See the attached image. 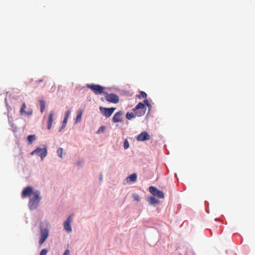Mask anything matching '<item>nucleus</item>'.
Listing matches in <instances>:
<instances>
[{"label":"nucleus","instance_id":"393cba45","mask_svg":"<svg viewBox=\"0 0 255 255\" xmlns=\"http://www.w3.org/2000/svg\"><path fill=\"white\" fill-rule=\"evenodd\" d=\"M48 252V251L47 249H43L40 252L39 255H46L47 253Z\"/></svg>","mask_w":255,"mask_h":255},{"label":"nucleus","instance_id":"ddd939ff","mask_svg":"<svg viewBox=\"0 0 255 255\" xmlns=\"http://www.w3.org/2000/svg\"><path fill=\"white\" fill-rule=\"evenodd\" d=\"M26 108V104L25 103H23L22 104L20 110V113L21 115L25 114L28 116L32 115L33 113V111L31 109H29L27 111H25V109Z\"/></svg>","mask_w":255,"mask_h":255},{"label":"nucleus","instance_id":"39448f33","mask_svg":"<svg viewBox=\"0 0 255 255\" xmlns=\"http://www.w3.org/2000/svg\"><path fill=\"white\" fill-rule=\"evenodd\" d=\"M104 95V99L108 102L116 104L119 101V96L115 94H108L105 92Z\"/></svg>","mask_w":255,"mask_h":255},{"label":"nucleus","instance_id":"7ed1b4c3","mask_svg":"<svg viewBox=\"0 0 255 255\" xmlns=\"http://www.w3.org/2000/svg\"><path fill=\"white\" fill-rule=\"evenodd\" d=\"M146 108L142 103H139L133 109V112L137 117H141L145 114Z\"/></svg>","mask_w":255,"mask_h":255},{"label":"nucleus","instance_id":"f8f14e48","mask_svg":"<svg viewBox=\"0 0 255 255\" xmlns=\"http://www.w3.org/2000/svg\"><path fill=\"white\" fill-rule=\"evenodd\" d=\"M123 113L120 111L116 113L113 117V121L114 123L122 122L123 121Z\"/></svg>","mask_w":255,"mask_h":255},{"label":"nucleus","instance_id":"4468645a","mask_svg":"<svg viewBox=\"0 0 255 255\" xmlns=\"http://www.w3.org/2000/svg\"><path fill=\"white\" fill-rule=\"evenodd\" d=\"M54 116V112L51 111L48 118V122H47V128L48 129H50L52 127V124L53 122V118Z\"/></svg>","mask_w":255,"mask_h":255},{"label":"nucleus","instance_id":"aec40b11","mask_svg":"<svg viewBox=\"0 0 255 255\" xmlns=\"http://www.w3.org/2000/svg\"><path fill=\"white\" fill-rule=\"evenodd\" d=\"M136 115L134 113H128L127 114H126V118L128 119V120H130L132 118H134L136 117Z\"/></svg>","mask_w":255,"mask_h":255},{"label":"nucleus","instance_id":"9d476101","mask_svg":"<svg viewBox=\"0 0 255 255\" xmlns=\"http://www.w3.org/2000/svg\"><path fill=\"white\" fill-rule=\"evenodd\" d=\"M73 214H71L67 220L64 222V229L68 233H70L72 231V228L71 226V223L72 220Z\"/></svg>","mask_w":255,"mask_h":255},{"label":"nucleus","instance_id":"0eeeda50","mask_svg":"<svg viewBox=\"0 0 255 255\" xmlns=\"http://www.w3.org/2000/svg\"><path fill=\"white\" fill-rule=\"evenodd\" d=\"M100 110L103 116L106 117V118H109L113 114L115 110H116L115 108H104L102 107H100Z\"/></svg>","mask_w":255,"mask_h":255},{"label":"nucleus","instance_id":"cd10ccee","mask_svg":"<svg viewBox=\"0 0 255 255\" xmlns=\"http://www.w3.org/2000/svg\"><path fill=\"white\" fill-rule=\"evenodd\" d=\"M143 102H144V105H146L148 107H150L151 105H150V104L149 103V102L148 101L147 99H145L144 101H143Z\"/></svg>","mask_w":255,"mask_h":255},{"label":"nucleus","instance_id":"a211bd4d","mask_svg":"<svg viewBox=\"0 0 255 255\" xmlns=\"http://www.w3.org/2000/svg\"><path fill=\"white\" fill-rule=\"evenodd\" d=\"M40 105V111L41 113H43L45 108V102L43 100H40L39 101Z\"/></svg>","mask_w":255,"mask_h":255},{"label":"nucleus","instance_id":"c85d7f7f","mask_svg":"<svg viewBox=\"0 0 255 255\" xmlns=\"http://www.w3.org/2000/svg\"><path fill=\"white\" fill-rule=\"evenodd\" d=\"M63 255H70V251L69 250H66L64 254H63Z\"/></svg>","mask_w":255,"mask_h":255},{"label":"nucleus","instance_id":"7c9ffc66","mask_svg":"<svg viewBox=\"0 0 255 255\" xmlns=\"http://www.w3.org/2000/svg\"><path fill=\"white\" fill-rule=\"evenodd\" d=\"M42 81H43L42 80H38V82H42Z\"/></svg>","mask_w":255,"mask_h":255},{"label":"nucleus","instance_id":"6e6552de","mask_svg":"<svg viewBox=\"0 0 255 255\" xmlns=\"http://www.w3.org/2000/svg\"><path fill=\"white\" fill-rule=\"evenodd\" d=\"M149 191L153 196H157L159 198H163L164 197V193L153 186L149 187Z\"/></svg>","mask_w":255,"mask_h":255},{"label":"nucleus","instance_id":"412c9836","mask_svg":"<svg viewBox=\"0 0 255 255\" xmlns=\"http://www.w3.org/2000/svg\"><path fill=\"white\" fill-rule=\"evenodd\" d=\"M132 197L134 199V200L137 202H139L140 200V198L139 196V195L136 193H133L132 194Z\"/></svg>","mask_w":255,"mask_h":255},{"label":"nucleus","instance_id":"5701e85b","mask_svg":"<svg viewBox=\"0 0 255 255\" xmlns=\"http://www.w3.org/2000/svg\"><path fill=\"white\" fill-rule=\"evenodd\" d=\"M147 97V94L143 91H140L139 98H146Z\"/></svg>","mask_w":255,"mask_h":255},{"label":"nucleus","instance_id":"9b49d317","mask_svg":"<svg viewBox=\"0 0 255 255\" xmlns=\"http://www.w3.org/2000/svg\"><path fill=\"white\" fill-rule=\"evenodd\" d=\"M150 135L148 134V133L145 131H142L140 134H139L137 137L136 139L138 141H145L149 140L150 139Z\"/></svg>","mask_w":255,"mask_h":255},{"label":"nucleus","instance_id":"dca6fc26","mask_svg":"<svg viewBox=\"0 0 255 255\" xmlns=\"http://www.w3.org/2000/svg\"><path fill=\"white\" fill-rule=\"evenodd\" d=\"M148 201L151 205H156L159 203V201L153 196H151L149 198Z\"/></svg>","mask_w":255,"mask_h":255},{"label":"nucleus","instance_id":"c756f323","mask_svg":"<svg viewBox=\"0 0 255 255\" xmlns=\"http://www.w3.org/2000/svg\"><path fill=\"white\" fill-rule=\"evenodd\" d=\"M101 129H102V130H103L104 129V128L103 127H101L100 128V129L99 130V131Z\"/></svg>","mask_w":255,"mask_h":255},{"label":"nucleus","instance_id":"6ab92c4d","mask_svg":"<svg viewBox=\"0 0 255 255\" xmlns=\"http://www.w3.org/2000/svg\"><path fill=\"white\" fill-rule=\"evenodd\" d=\"M82 114H83V110H79L78 112V114L76 118V122L77 123L81 121Z\"/></svg>","mask_w":255,"mask_h":255},{"label":"nucleus","instance_id":"1a4fd4ad","mask_svg":"<svg viewBox=\"0 0 255 255\" xmlns=\"http://www.w3.org/2000/svg\"><path fill=\"white\" fill-rule=\"evenodd\" d=\"M33 188L30 186H27L24 188L22 192L21 195L22 197L25 198L27 197H31V195H33Z\"/></svg>","mask_w":255,"mask_h":255},{"label":"nucleus","instance_id":"b1692460","mask_svg":"<svg viewBox=\"0 0 255 255\" xmlns=\"http://www.w3.org/2000/svg\"><path fill=\"white\" fill-rule=\"evenodd\" d=\"M129 144L128 140L126 139L124 142V146L125 149H128L129 147Z\"/></svg>","mask_w":255,"mask_h":255},{"label":"nucleus","instance_id":"f03ea898","mask_svg":"<svg viewBox=\"0 0 255 255\" xmlns=\"http://www.w3.org/2000/svg\"><path fill=\"white\" fill-rule=\"evenodd\" d=\"M49 230L48 229V224L46 223L45 225L43 223L40 224V235L39 244L42 245L46 240L48 236Z\"/></svg>","mask_w":255,"mask_h":255},{"label":"nucleus","instance_id":"a878e982","mask_svg":"<svg viewBox=\"0 0 255 255\" xmlns=\"http://www.w3.org/2000/svg\"><path fill=\"white\" fill-rule=\"evenodd\" d=\"M70 111H69V110L67 111L65 114L64 119L68 120L69 117L70 116Z\"/></svg>","mask_w":255,"mask_h":255},{"label":"nucleus","instance_id":"20e7f679","mask_svg":"<svg viewBox=\"0 0 255 255\" xmlns=\"http://www.w3.org/2000/svg\"><path fill=\"white\" fill-rule=\"evenodd\" d=\"M87 87L90 88L96 95L104 94L105 93L104 91L105 88L99 85L94 84H87Z\"/></svg>","mask_w":255,"mask_h":255},{"label":"nucleus","instance_id":"bb28decb","mask_svg":"<svg viewBox=\"0 0 255 255\" xmlns=\"http://www.w3.org/2000/svg\"><path fill=\"white\" fill-rule=\"evenodd\" d=\"M67 121L68 120H67L66 119H64V120L63 121V124H62V125L61 127L62 128H64L66 127L67 123Z\"/></svg>","mask_w":255,"mask_h":255},{"label":"nucleus","instance_id":"423d86ee","mask_svg":"<svg viewBox=\"0 0 255 255\" xmlns=\"http://www.w3.org/2000/svg\"><path fill=\"white\" fill-rule=\"evenodd\" d=\"M47 152L46 148H37L35 150L33 151L31 153V155L36 154L38 156H40L42 159H43L47 155Z\"/></svg>","mask_w":255,"mask_h":255},{"label":"nucleus","instance_id":"f257e3e1","mask_svg":"<svg viewBox=\"0 0 255 255\" xmlns=\"http://www.w3.org/2000/svg\"><path fill=\"white\" fill-rule=\"evenodd\" d=\"M41 199L40 192L38 190L34 191L33 195L30 197L29 199L28 204L29 209L30 210L36 209Z\"/></svg>","mask_w":255,"mask_h":255},{"label":"nucleus","instance_id":"2eb2a0df","mask_svg":"<svg viewBox=\"0 0 255 255\" xmlns=\"http://www.w3.org/2000/svg\"><path fill=\"white\" fill-rule=\"evenodd\" d=\"M137 179V175L135 173H133L130 175L127 178V182L131 181V182H135Z\"/></svg>","mask_w":255,"mask_h":255},{"label":"nucleus","instance_id":"f3484780","mask_svg":"<svg viewBox=\"0 0 255 255\" xmlns=\"http://www.w3.org/2000/svg\"><path fill=\"white\" fill-rule=\"evenodd\" d=\"M27 138L29 144H31L36 139L35 135L34 134L28 135Z\"/></svg>","mask_w":255,"mask_h":255},{"label":"nucleus","instance_id":"4be33fe9","mask_svg":"<svg viewBox=\"0 0 255 255\" xmlns=\"http://www.w3.org/2000/svg\"><path fill=\"white\" fill-rule=\"evenodd\" d=\"M62 152H63V149L61 147L57 149V153L58 155V156L60 158L62 157Z\"/></svg>","mask_w":255,"mask_h":255}]
</instances>
